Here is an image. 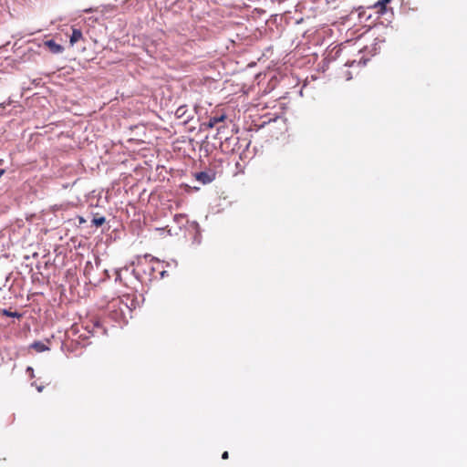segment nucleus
<instances>
[{"label":"nucleus","mask_w":467,"mask_h":467,"mask_svg":"<svg viewBox=\"0 0 467 467\" xmlns=\"http://www.w3.org/2000/svg\"><path fill=\"white\" fill-rule=\"evenodd\" d=\"M43 388H44L43 386H39V387H37V390H38V392H41V391L43 390Z\"/></svg>","instance_id":"obj_17"},{"label":"nucleus","mask_w":467,"mask_h":467,"mask_svg":"<svg viewBox=\"0 0 467 467\" xmlns=\"http://www.w3.org/2000/svg\"><path fill=\"white\" fill-rule=\"evenodd\" d=\"M121 279V276H120V272L119 270L116 271V278L115 280L116 281H119Z\"/></svg>","instance_id":"obj_10"},{"label":"nucleus","mask_w":467,"mask_h":467,"mask_svg":"<svg viewBox=\"0 0 467 467\" xmlns=\"http://www.w3.org/2000/svg\"><path fill=\"white\" fill-rule=\"evenodd\" d=\"M168 274H167V271L163 270L161 272V277L163 278L164 276H166Z\"/></svg>","instance_id":"obj_13"},{"label":"nucleus","mask_w":467,"mask_h":467,"mask_svg":"<svg viewBox=\"0 0 467 467\" xmlns=\"http://www.w3.org/2000/svg\"><path fill=\"white\" fill-rule=\"evenodd\" d=\"M84 12H86V13H90V12H92V9H91V8L85 9V10H84Z\"/></svg>","instance_id":"obj_18"},{"label":"nucleus","mask_w":467,"mask_h":467,"mask_svg":"<svg viewBox=\"0 0 467 467\" xmlns=\"http://www.w3.org/2000/svg\"><path fill=\"white\" fill-rule=\"evenodd\" d=\"M82 38V32L80 29L73 28L70 36V44L73 46Z\"/></svg>","instance_id":"obj_5"},{"label":"nucleus","mask_w":467,"mask_h":467,"mask_svg":"<svg viewBox=\"0 0 467 467\" xmlns=\"http://www.w3.org/2000/svg\"><path fill=\"white\" fill-rule=\"evenodd\" d=\"M5 171L4 169H0V177H1L2 175H4V174H5Z\"/></svg>","instance_id":"obj_15"},{"label":"nucleus","mask_w":467,"mask_h":467,"mask_svg":"<svg viewBox=\"0 0 467 467\" xmlns=\"http://www.w3.org/2000/svg\"><path fill=\"white\" fill-rule=\"evenodd\" d=\"M26 371L30 373L31 377H34V370L31 367H27Z\"/></svg>","instance_id":"obj_11"},{"label":"nucleus","mask_w":467,"mask_h":467,"mask_svg":"<svg viewBox=\"0 0 467 467\" xmlns=\"http://www.w3.org/2000/svg\"><path fill=\"white\" fill-rule=\"evenodd\" d=\"M194 177L201 183L208 184V183H211L212 182H213L215 180L216 172L213 170L209 169L207 171H200V172H196L194 174Z\"/></svg>","instance_id":"obj_1"},{"label":"nucleus","mask_w":467,"mask_h":467,"mask_svg":"<svg viewBox=\"0 0 467 467\" xmlns=\"http://www.w3.org/2000/svg\"><path fill=\"white\" fill-rule=\"evenodd\" d=\"M225 115H220V116H214L210 118L209 121L207 123L202 124V126H205L208 129L213 128L217 123L222 122L225 119Z\"/></svg>","instance_id":"obj_4"},{"label":"nucleus","mask_w":467,"mask_h":467,"mask_svg":"<svg viewBox=\"0 0 467 467\" xmlns=\"http://www.w3.org/2000/svg\"><path fill=\"white\" fill-rule=\"evenodd\" d=\"M45 46H47L50 52L53 54H60L64 50V47L61 45L56 43L53 39L47 40L45 42Z\"/></svg>","instance_id":"obj_3"},{"label":"nucleus","mask_w":467,"mask_h":467,"mask_svg":"<svg viewBox=\"0 0 467 467\" xmlns=\"http://www.w3.org/2000/svg\"><path fill=\"white\" fill-rule=\"evenodd\" d=\"M30 347L37 352H44L49 349V348L41 341H35Z\"/></svg>","instance_id":"obj_6"},{"label":"nucleus","mask_w":467,"mask_h":467,"mask_svg":"<svg viewBox=\"0 0 467 467\" xmlns=\"http://www.w3.org/2000/svg\"><path fill=\"white\" fill-rule=\"evenodd\" d=\"M391 0H380L378 2L377 5L384 8L387 4L390 3Z\"/></svg>","instance_id":"obj_9"},{"label":"nucleus","mask_w":467,"mask_h":467,"mask_svg":"<svg viewBox=\"0 0 467 467\" xmlns=\"http://www.w3.org/2000/svg\"><path fill=\"white\" fill-rule=\"evenodd\" d=\"M223 459H227L228 458V451H224L222 455Z\"/></svg>","instance_id":"obj_14"},{"label":"nucleus","mask_w":467,"mask_h":467,"mask_svg":"<svg viewBox=\"0 0 467 467\" xmlns=\"http://www.w3.org/2000/svg\"><path fill=\"white\" fill-rule=\"evenodd\" d=\"M188 109L186 106L179 107L175 111V116L177 119H182L184 123L188 122L192 117L191 114H187Z\"/></svg>","instance_id":"obj_2"},{"label":"nucleus","mask_w":467,"mask_h":467,"mask_svg":"<svg viewBox=\"0 0 467 467\" xmlns=\"http://www.w3.org/2000/svg\"><path fill=\"white\" fill-rule=\"evenodd\" d=\"M3 314L6 317H21V315L18 312H11L7 309H4Z\"/></svg>","instance_id":"obj_8"},{"label":"nucleus","mask_w":467,"mask_h":467,"mask_svg":"<svg viewBox=\"0 0 467 467\" xmlns=\"http://www.w3.org/2000/svg\"><path fill=\"white\" fill-rule=\"evenodd\" d=\"M192 223L194 224V226H195L196 230H198V229H199V224H198V223L193 222Z\"/></svg>","instance_id":"obj_16"},{"label":"nucleus","mask_w":467,"mask_h":467,"mask_svg":"<svg viewBox=\"0 0 467 467\" xmlns=\"http://www.w3.org/2000/svg\"><path fill=\"white\" fill-rule=\"evenodd\" d=\"M145 258H150V261H159L157 258H155L154 256H152L150 254H146Z\"/></svg>","instance_id":"obj_12"},{"label":"nucleus","mask_w":467,"mask_h":467,"mask_svg":"<svg viewBox=\"0 0 467 467\" xmlns=\"http://www.w3.org/2000/svg\"><path fill=\"white\" fill-rule=\"evenodd\" d=\"M95 327H99V322L97 321L95 324H94Z\"/></svg>","instance_id":"obj_19"},{"label":"nucleus","mask_w":467,"mask_h":467,"mask_svg":"<svg viewBox=\"0 0 467 467\" xmlns=\"http://www.w3.org/2000/svg\"><path fill=\"white\" fill-rule=\"evenodd\" d=\"M105 221H106V219L104 216L94 217L92 219V224L99 227V226H101L105 223Z\"/></svg>","instance_id":"obj_7"}]
</instances>
